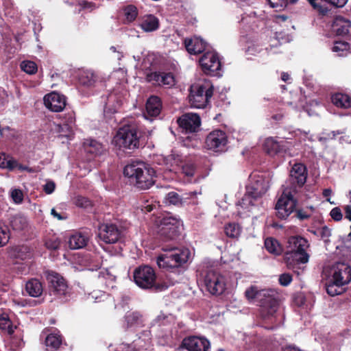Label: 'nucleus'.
I'll return each mask as SVG.
<instances>
[{
    "label": "nucleus",
    "mask_w": 351,
    "mask_h": 351,
    "mask_svg": "<svg viewBox=\"0 0 351 351\" xmlns=\"http://www.w3.org/2000/svg\"><path fill=\"white\" fill-rule=\"evenodd\" d=\"M10 239V232L7 227H0V247L5 245Z\"/></svg>",
    "instance_id": "nucleus-49"
},
{
    "label": "nucleus",
    "mask_w": 351,
    "mask_h": 351,
    "mask_svg": "<svg viewBox=\"0 0 351 351\" xmlns=\"http://www.w3.org/2000/svg\"><path fill=\"white\" fill-rule=\"evenodd\" d=\"M123 14L127 23H132L136 20L138 16V10L136 6L129 5L123 8Z\"/></svg>",
    "instance_id": "nucleus-43"
},
{
    "label": "nucleus",
    "mask_w": 351,
    "mask_h": 351,
    "mask_svg": "<svg viewBox=\"0 0 351 351\" xmlns=\"http://www.w3.org/2000/svg\"><path fill=\"white\" fill-rule=\"evenodd\" d=\"M317 234L324 241H327L331 235V230L326 226H324L317 230Z\"/></svg>",
    "instance_id": "nucleus-53"
},
{
    "label": "nucleus",
    "mask_w": 351,
    "mask_h": 351,
    "mask_svg": "<svg viewBox=\"0 0 351 351\" xmlns=\"http://www.w3.org/2000/svg\"><path fill=\"white\" fill-rule=\"evenodd\" d=\"M178 123L179 126L186 132H194L200 126L201 121L197 114L189 112L180 117Z\"/></svg>",
    "instance_id": "nucleus-19"
},
{
    "label": "nucleus",
    "mask_w": 351,
    "mask_h": 351,
    "mask_svg": "<svg viewBox=\"0 0 351 351\" xmlns=\"http://www.w3.org/2000/svg\"><path fill=\"white\" fill-rule=\"evenodd\" d=\"M28 224L27 219L21 215L13 216L10 220V226L14 230L20 231L24 230Z\"/></svg>",
    "instance_id": "nucleus-39"
},
{
    "label": "nucleus",
    "mask_w": 351,
    "mask_h": 351,
    "mask_svg": "<svg viewBox=\"0 0 351 351\" xmlns=\"http://www.w3.org/2000/svg\"><path fill=\"white\" fill-rule=\"evenodd\" d=\"M152 347L151 332L143 331L130 346V351H147Z\"/></svg>",
    "instance_id": "nucleus-24"
},
{
    "label": "nucleus",
    "mask_w": 351,
    "mask_h": 351,
    "mask_svg": "<svg viewBox=\"0 0 351 351\" xmlns=\"http://www.w3.org/2000/svg\"><path fill=\"white\" fill-rule=\"evenodd\" d=\"M14 302L16 305L20 306H26L27 305H29V306L32 305L30 302H28L26 300H23V299L14 300Z\"/></svg>",
    "instance_id": "nucleus-62"
},
{
    "label": "nucleus",
    "mask_w": 351,
    "mask_h": 351,
    "mask_svg": "<svg viewBox=\"0 0 351 351\" xmlns=\"http://www.w3.org/2000/svg\"><path fill=\"white\" fill-rule=\"evenodd\" d=\"M271 8L281 10L288 5V0H267Z\"/></svg>",
    "instance_id": "nucleus-51"
},
{
    "label": "nucleus",
    "mask_w": 351,
    "mask_h": 351,
    "mask_svg": "<svg viewBox=\"0 0 351 351\" xmlns=\"http://www.w3.org/2000/svg\"><path fill=\"white\" fill-rule=\"evenodd\" d=\"M147 80L158 86L171 87L175 84L174 76L170 73H151L147 75Z\"/></svg>",
    "instance_id": "nucleus-23"
},
{
    "label": "nucleus",
    "mask_w": 351,
    "mask_h": 351,
    "mask_svg": "<svg viewBox=\"0 0 351 351\" xmlns=\"http://www.w3.org/2000/svg\"><path fill=\"white\" fill-rule=\"evenodd\" d=\"M289 186L285 187L280 197L276 204V216L285 219L287 218L295 210L296 201L294 199L293 193H295Z\"/></svg>",
    "instance_id": "nucleus-9"
},
{
    "label": "nucleus",
    "mask_w": 351,
    "mask_h": 351,
    "mask_svg": "<svg viewBox=\"0 0 351 351\" xmlns=\"http://www.w3.org/2000/svg\"><path fill=\"white\" fill-rule=\"evenodd\" d=\"M204 72L213 76H220L221 62L218 54L214 51H207L199 60Z\"/></svg>",
    "instance_id": "nucleus-11"
},
{
    "label": "nucleus",
    "mask_w": 351,
    "mask_h": 351,
    "mask_svg": "<svg viewBox=\"0 0 351 351\" xmlns=\"http://www.w3.org/2000/svg\"><path fill=\"white\" fill-rule=\"evenodd\" d=\"M20 66L22 71L29 75L34 74L38 70L36 64L30 60L23 61Z\"/></svg>",
    "instance_id": "nucleus-46"
},
{
    "label": "nucleus",
    "mask_w": 351,
    "mask_h": 351,
    "mask_svg": "<svg viewBox=\"0 0 351 351\" xmlns=\"http://www.w3.org/2000/svg\"><path fill=\"white\" fill-rule=\"evenodd\" d=\"M269 187V180L263 174L252 173L249 178V183L246 189L249 193H252L256 197L261 198Z\"/></svg>",
    "instance_id": "nucleus-12"
},
{
    "label": "nucleus",
    "mask_w": 351,
    "mask_h": 351,
    "mask_svg": "<svg viewBox=\"0 0 351 351\" xmlns=\"http://www.w3.org/2000/svg\"><path fill=\"white\" fill-rule=\"evenodd\" d=\"M78 81L82 86L90 88L95 86L97 77L93 71L86 70L80 72Z\"/></svg>",
    "instance_id": "nucleus-33"
},
{
    "label": "nucleus",
    "mask_w": 351,
    "mask_h": 351,
    "mask_svg": "<svg viewBox=\"0 0 351 351\" xmlns=\"http://www.w3.org/2000/svg\"><path fill=\"white\" fill-rule=\"evenodd\" d=\"M51 214L53 215L54 218H56L58 220H64L67 218L66 215H62L58 213L55 208H52L51 210Z\"/></svg>",
    "instance_id": "nucleus-60"
},
{
    "label": "nucleus",
    "mask_w": 351,
    "mask_h": 351,
    "mask_svg": "<svg viewBox=\"0 0 351 351\" xmlns=\"http://www.w3.org/2000/svg\"><path fill=\"white\" fill-rule=\"evenodd\" d=\"M308 247V241L300 237H291L287 241L285 256L287 264L289 269L294 270L298 274L300 272L295 270L297 265L308 261L309 256L306 252Z\"/></svg>",
    "instance_id": "nucleus-4"
},
{
    "label": "nucleus",
    "mask_w": 351,
    "mask_h": 351,
    "mask_svg": "<svg viewBox=\"0 0 351 351\" xmlns=\"http://www.w3.org/2000/svg\"><path fill=\"white\" fill-rule=\"evenodd\" d=\"M159 19L154 14H145L139 19V27L145 32L156 31L159 28Z\"/></svg>",
    "instance_id": "nucleus-27"
},
{
    "label": "nucleus",
    "mask_w": 351,
    "mask_h": 351,
    "mask_svg": "<svg viewBox=\"0 0 351 351\" xmlns=\"http://www.w3.org/2000/svg\"><path fill=\"white\" fill-rule=\"evenodd\" d=\"M213 95V85L209 80H202L193 84L190 88L189 102L195 108H204Z\"/></svg>",
    "instance_id": "nucleus-6"
},
{
    "label": "nucleus",
    "mask_w": 351,
    "mask_h": 351,
    "mask_svg": "<svg viewBox=\"0 0 351 351\" xmlns=\"http://www.w3.org/2000/svg\"><path fill=\"white\" fill-rule=\"evenodd\" d=\"M204 284L207 290L213 295L220 294L225 289L223 276L214 270H209L204 278Z\"/></svg>",
    "instance_id": "nucleus-16"
},
{
    "label": "nucleus",
    "mask_w": 351,
    "mask_h": 351,
    "mask_svg": "<svg viewBox=\"0 0 351 351\" xmlns=\"http://www.w3.org/2000/svg\"><path fill=\"white\" fill-rule=\"evenodd\" d=\"M339 141L341 144L351 143V138L348 135L341 136Z\"/></svg>",
    "instance_id": "nucleus-63"
},
{
    "label": "nucleus",
    "mask_w": 351,
    "mask_h": 351,
    "mask_svg": "<svg viewBox=\"0 0 351 351\" xmlns=\"http://www.w3.org/2000/svg\"><path fill=\"white\" fill-rule=\"evenodd\" d=\"M331 100L332 104L341 108H349L351 107V97L347 95L337 93L332 95Z\"/></svg>",
    "instance_id": "nucleus-36"
},
{
    "label": "nucleus",
    "mask_w": 351,
    "mask_h": 351,
    "mask_svg": "<svg viewBox=\"0 0 351 351\" xmlns=\"http://www.w3.org/2000/svg\"><path fill=\"white\" fill-rule=\"evenodd\" d=\"M153 210V206L152 204H146L143 207L141 208V210L143 213H149Z\"/></svg>",
    "instance_id": "nucleus-64"
},
{
    "label": "nucleus",
    "mask_w": 351,
    "mask_h": 351,
    "mask_svg": "<svg viewBox=\"0 0 351 351\" xmlns=\"http://www.w3.org/2000/svg\"><path fill=\"white\" fill-rule=\"evenodd\" d=\"M75 119L73 114H69L66 123L63 124L55 125L54 130L60 138H65L66 141L71 140L73 135V126Z\"/></svg>",
    "instance_id": "nucleus-25"
},
{
    "label": "nucleus",
    "mask_w": 351,
    "mask_h": 351,
    "mask_svg": "<svg viewBox=\"0 0 351 351\" xmlns=\"http://www.w3.org/2000/svg\"><path fill=\"white\" fill-rule=\"evenodd\" d=\"M98 278L102 281L106 280V283L112 282L115 280V276L112 274L108 269H104L98 273Z\"/></svg>",
    "instance_id": "nucleus-48"
},
{
    "label": "nucleus",
    "mask_w": 351,
    "mask_h": 351,
    "mask_svg": "<svg viewBox=\"0 0 351 351\" xmlns=\"http://www.w3.org/2000/svg\"><path fill=\"white\" fill-rule=\"evenodd\" d=\"M18 165L16 160L4 153L0 154V168L13 170Z\"/></svg>",
    "instance_id": "nucleus-41"
},
{
    "label": "nucleus",
    "mask_w": 351,
    "mask_h": 351,
    "mask_svg": "<svg viewBox=\"0 0 351 351\" xmlns=\"http://www.w3.org/2000/svg\"><path fill=\"white\" fill-rule=\"evenodd\" d=\"M308 209L310 210V212H308V210H298L297 212V217L300 219H302V220H304V219H308V217H310L311 213L313 212L314 208L313 206H310L309 208H308Z\"/></svg>",
    "instance_id": "nucleus-54"
},
{
    "label": "nucleus",
    "mask_w": 351,
    "mask_h": 351,
    "mask_svg": "<svg viewBox=\"0 0 351 351\" xmlns=\"http://www.w3.org/2000/svg\"><path fill=\"white\" fill-rule=\"evenodd\" d=\"M292 281V277L289 274H282L279 277V282L282 286L289 285Z\"/></svg>",
    "instance_id": "nucleus-55"
},
{
    "label": "nucleus",
    "mask_w": 351,
    "mask_h": 351,
    "mask_svg": "<svg viewBox=\"0 0 351 351\" xmlns=\"http://www.w3.org/2000/svg\"><path fill=\"white\" fill-rule=\"evenodd\" d=\"M133 278L136 285L143 289L163 290L168 287L166 284L161 286L156 285V273L152 267L147 265H142L136 268L133 273Z\"/></svg>",
    "instance_id": "nucleus-8"
},
{
    "label": "nucleus",
    "mask_w": 351,
    "mask_h": 351,
    "mask_svg": "<svg viewBox=\"0 0 351 351\" xmlns=\"http://www.w3.org/2000/svg\"><path fill=\"white\" fill-rule=\"evenodd\" d=\"M261 199L256 197L254 193H249L246 189V193L242 199L238 202L237 206H240L243 210L247 211L252 210L253 208L258 206L260 204Z\"/></svg>",
    "instance_id": "nucleus-30"
},
{
    "label": "nucleus",
    "mask_w": 351,
    "mask_h": 351,
    "mask_svg": "<svg viewBox=\"0 0 351 351\" xmlns=\"http://www.w3.org/2000/svg\"><path fill=\"white\" fill-rule=\"evenodd\" d=\"M329 2L336 6V7H338V8H342L343 7L346 3L348 2V0H328Z\"/></svg>",
    "instance_id": "nucleus-61"
},
{
    "label": "nucleus",
    "mask_w": 351,
    "mask_h": 351,
    "mask_svg": "<svg viewBox=\"0 0 351 351\" xmlns=\"http://www.w3.org/2000/svg\"><path fill=\"white\" fill-rule=\"evenodd\" d=\"M56 188V184L54 182L51 180H48L43 186V190L47 194L52 193Z\"/></svg>",
    "instance_id": "nucleus-57"
},
{
    "label": "nucleus",
    "mask_w": 351,
    "mask_h": 351,
    "mask_svg": "<svg viewBox=\"0 0 351 351\" xmlns=\"http://www.w3.org/2000/svg\"><path fill=\"white\" fill-rule=\"evenodd\" d=\"M62 343V337L58 332H51L49 334L45 339V345L53 350H57Z\"/></svg>",
    "instance_id": "nucleus-40"
},
{
    "label": "nucleus",
    "mask_w": 351,
    "mask_h": 351,
    "mask_svg": "<svg viewBox=\"0 0 351 351\" xmlns=\"http://www.w3.org/2000/svg\"><path fill=\"white\" fill-rule=\"evenodd\" d=\"M9 254L12 258L25 260L29 258L32 253L29 247L26 245H18L10 248Z\"/></svg>",
    "instance_id": "nucleus-34"
},
{
    "label": "nucleus",
    "mask_w": 351,
    "mask_h": 351,
    "mask_svg": "<svg viewBox=\"0 0 351 351\" xmlns=\"http://www.w3.org/2000/svg\"><path fill=\"white\" fill-rule=\"evenodd\" d=\"M349 49V45L348 43L344 41H335L332 47L333 52L338 53L339 56H343L345 51H347Z\"/></svg>",
    "instance_id": "nucleus-47"
},
{
    "label": "nucleus",
    "mask_w": 351,
    "mask_h": 351,
    "mask_svg": "<svg viewBox=\"0 0 351 351\" xmlns=\"http://www.w3.org/2000/svg\"><path fill=\"white\" fill-rule=\"evenodd\" d=\"M122 105L121 99H116L114 94L110 95L108 102L104 108V114L106 117L110 116L111 114L117 112Z\"/></svg>",
    "instance_id": "nucleus-37"
},
{
    "label": "nucleus",
    "mask_w": 351,
    "mask_h": 351,
    "mask_svg": "<svg viewBox=\"0 0 351 351\" xmlns=\"http://www.w3.org/2000/svg\"><path fill=\"white\" fill-rule=\"evenodd\" d=\"M46 278L49 284L51 294L57 297L66 295L68 293V287L64 279L58 274L47 271Z\"/></svg>",
    "instance_id": "nucleus-15"
},
{
    "label": "nucleus",
    "mask_w": 351,
    "mask_h": 351,
    "mask_svg": "<svg viewBox=\"0 0 351 351\" xmlns=\"http://www.w3.org/2000/svg\"><path fill=\"white\" fill-rule=\"evenodd\" d=\"M185 47L191 54L202 53L206 47V43L200 38L194 36L184 40Z\"/></svg>",
    "instance_id": "nucleus-28"
},
{
    "label": "nucleus",
    "mask_w": 351,
    "mask_h": 351,
    "mask_svg": "<svg viewBox=\"0 0 351 351\" xmlns=\"http://www.w3.org/2000/svg\"><path fill=\"white\" fill-rule=\"evenodd\" d=\"M164 162L167 166V169L170 171L176 172L180 170V167L184 162L183 156L176 152L167 156L163 158Z\"/></svg>",
    "instance_id": "nucleus-31"
},
{
    "label": "nucleus",
    "mask_w": 351,
    "mask_h": 351,
    "mask_svg": "<svg viewBox=\"0 0 351 351\" xmlns=\"http://www.w3.org/2000/svg\"><path fill=\"white\" fill-rule=\"evenodd\" d=\"M10 320L5 317H0V328L3 330H5L10 326Z\"/></svg>",
    "instance_id": "nucleus-59"
},
{
    "label": "nucleus",
    "mask_w": 351,
    "mask_h": 351,
    "mask_svg": "<svg viewBox=\"0 0 351 351\" xmlns=\"http://www.w3.org/2000/svg\"><path fill=\"white\" fill-rule=\"evenodd\" d=\"M182 344L189 351H207L210 345L207 339L197 336L185 338L182 341Z\"/></svg>",
    "instance_id": "nucleus-20"
},
{
    "label": "nucleus",
    "mask_w": 351,
    "mask_h": 351,
    "mask_svg": "<svg viewBox=\"0 0 351 351\" xmlns=\"http://www.w3.org/2000/svg\"><path fill=\"white\" fill-rule=\"evenodd\" d=\"M98 237L106 243H114L121 237V231L112 223H102L99 226Z\"/></svg>",
    "instance_id": "nucleus-17"
},
{
    "label": "nucleus",
    "mask_w": 351,
    "mask_h": 351,
    "mask_svg": "<svg viewBox=\"0 0 351 351\" xmlns=\"http://www.w3.org/2000/svg\"><path fill=\"white\" fill-rule=\"evenodd\" d=\"M290 143L286 141H278L274 137H268L265 140L263 147L270 156H275L282 152H285L290 147Z\"/></svg>",
    "instance_id": "nucleus-21"
},
{
    "label": "nucleus",
    "mask_w": 351,
    "mask_h": 351,
    "mask_svg": "<svg viewBox=\"0 0 351 351\" xmlns=\"http://www.w3.org/2000/svg\"><path fill=\"white\" fill-rule=\"evenodd\" d=\"M10 195L16 204H20L23 202V194L21 190L16 189H12L10 192Z\"/></svg>",
    "instance_id": "nucleus-52"
},
{
    "label": "nucleus",
    "mask_w": 351,
    "mask_h": 351,
    "mask_svg": "<svg viewBox=\"0 0 351 351\" xmlns=\"http://www.w3.org/2000/svg\"><path fill=\"white\" fill-rule=\"evenodd\" d=\"M331 217L335 221H340L342 219V213L339 208L335 207L332 208L330 213Z\"/></svg>",
    "instance_id": "nucleus-56"
},
{
    "label": "nucleus",
    "mask_w": 351,
    "mask_h": 351,
    "mask_svg": "<svg viewBox=\"0 0 351 351\" xmlns=\"http://www.w3.org/2000/svg\"><path fill=\"white\" fill-rule=\"evenodd\" d=\"M245 294L248 300H256L260 303V313L263 319H271L274 317L278 308L275 291L258 290L256 287H251L245 291Z\"/></svg>",
    "instance_id": "nucleus-2"
},
{
    "label": "nucleus",
    "mask_w": 351,
    "mask_h": 351,
    "mask_svg": "<svg viewBox=\"0 0 351 351\" xmlns=\"http://www.w3.org/2000/svg\"><path fill=\"white\" fill-rule=\"evenodd\" d=\"M88 237L87 235L75 232L71 234L69 239V246L72 250H78L85 247L88 243Z\"/></svg>",
    "instance_id": "nucleus-32"
},
{
    "label": "nucleus",
    "mask_w": 351,
    "mask_h": 351,
    "mask_svg": "<svg viewBox=\"0 0 351 351\" xmlns=\"http://www.w3.org/2000/svg\"><path fill=\"white\" fill-rule=\"evenodd\" d=\"M25 290L30 296L36 298L42 294L43 288L38 279L33 278L27 282Z\"/></svg>",
    "instance_id": "nucleus-35"
},
{
    "label": "nucleus",
    "mask_w": 351,
    "mask_h": 351,
    "mask_svg": "<svg viewBox=\"0 0 351 351\" xmlns=\"http://www.w3.org/2000/svg\"><path fill=\"white\" fill-rule=\"evenodd\" d=\"M163 253L157 257V265L160 268L166 270L181 271L180 267L191 258V254L188 248H178L164 245L162 247Z\"/></svg>",
    "instance_id": "nucleus-3"
},
{
    "label": "nucleus",
    "mask_w": 351,
    "mask_h": 351,
    "mask_svg": "<svg viewBox=\"0 0 351 351\" xmlns=\"http://www.w3.org/2000/svg\"><path fill=\"white\" fill-rule=\"evenodd\" d=\"M200 193H197L196 191L190 192L184 194V196L181 197L175 192H169L167 195L166 199L168 203L173 205H182L184 203L197 204V195Z\"/></svg>",
    "instance_id": "nucleus-22"
},
{
    "label": "nucleus",
    "mask_w": 351,
    "mask_h": 351,
    "mask_svg": "<svg viewBox=\"0 0 351 351\" xmlns=\"http://www.w3.org/2000/svg\"><path fill=\"white\" fill-rule=\"evenodd\" d=\"M123 174L137 188L145 190L154 184L156 171L144 162L133 161L124 167Z\"/></svg>",
    "instance_id": "nucleus-1"
},
{
    "label": "nucleus",
    "mask_w": 351,
    "mask_h": 351,
    "mask_svg": "<svg viewBox=\"0 0 351 351\" xmlns=\"http://www.w3.org/2000/svg\"><path fill=\"white\" fill-rule=\"evenodd\" d=\"M46 108L53 112H61L66 104V97L58 93L52 92L44 97Z\"/></svg>",
    "instance_id": "nucleus-18"
},
{
    "label": "nucleus",
    "mask_w": 351,
    "mask_h": 351,
    "mask_svg": "<svg viewBox=\"0 0 351 351\" xmlns=\"http://www.w3.org/2000/svg\"><path fill=\"white\" fill-rule=\"evenodd\" d=\"M182 221L173 216L166 215L159 220L158 232L167 239H173L179 234Z\"/></svg>",
    "instance_id": "nucleus-10"
},
{
    "label": "nucleus",
    "mask_w": 351,
    "mask_h": 351,
    "mask_svg": "<svg viewBox=\"0 0 351 351\" xmlns=\"http://www.w3.org/2000/svg\"><path fill=\"white\" fill-rule=\"evenodd\" d=\"M226 234L231 238H237L241 233L240 226L235 223H230L225 226Z\"/></svg>",
    "instance_id": "nucleus-45"
},
{
    "label": "nucleus",
    "mask_w": 351,
    "mask_h": 351,
    "mask_svg": "<svg viewBox=\"0 0 351 351\" xmlns=\"http://www.w3.org/2000/svg\"><path fill=\"white\" fill-rule=\"evenodd\" d=\"M265 247L269 253L274 255H279L282 252V247L278 241L271 237L265 239Z\"/></svg>",
    "instance_id": "nucleus-42"
},
{
    "label": "nucleus",
    "mask_w": 351,
    "mask_h": 351,
    "mask_svg": "<svg viewBox=\"0 0 351 351\" xmlns=\"http://www.w3.org/2000/svg\"><path fill=\"white\" fill-rule=\"evenodd\" d=\"M332 29L337 35H348L351 34V21L343 16H337L333 21Z\"/></svg>",
    "instance_id": "nucleus-26"
},
{
    "label": "nucleus",
    "mask_w": 351,
    "mask_h": 351,
    "mask_svg": "<svg viewBox=\"0 0 351 351\" xmlns=\"http://www.w3.org/2000/svg\"><path fill=\"white\" fill-rule=\"evenodd\" d=\"M228 143V136L225 132L221 130H215L206 136L205 144L208 149L215 152H221L226 149Z\"/></svg>",
    "instance_id": "nucleus-13"
},
{
    "label": "nucleus",
    "mask_w": 351,
    "mask_h": 351,
    "mask_svg": "<svg viewBox=\"0 0 351 351\" xmlns=\"http://www.w3.org/2000/svg\"><path fill=\"white\" fill-rule=\"evenodd\" d=\"M86 149L87 152L93 154H100L103 149V145L95 140H89L87 143H85Z\"/></svg>",
    "instance_id": "nucleus-44"
},
{
    "label": "nucleus",
    "mask_w": 351,
    "mask_h": 351,
    "mask_svg": "<svg viewBox=\"0 0 351 351\" xmlns=\"http://www.w3.org/2000/svg\"><path fill=\"white\" fill-rule=\"evenodd\" d=\"M161 101L159 97L156 96L150 97L146 103V113L144 114L145 119L148 117H156L161 110Z\"/></svg>",
    "instance_id": "nucleus-29"
},
{
    "label": "nucleus",
    "mask_w": 351,
    "mask_h": 351,
    "mask_svg": "<svg viewBox=\"0 0 351 351\" xmlns=\"http://www.w3.org/2000/svg\"><path fill=\"white\" fill-rule=\"evenodd\" d=\"M180 169H181L182 173L188 177H192L195 173V167L192 163L183 162L180 166Z\"/></svg>",
    "instance_id": "nucleus-50"
},
{
    "label": "nucleus",
    "mask_w": 351,
    "mask_h": 351,
    "mask_svg": "<svg viewBox=\"0 0 351 351\" xmlns=\"http://www.w3.org/2000/svg\"><path fill=\"white\" fill-rule=\"evenodd\" d=\"M124 319L128 327L139 326L143 323V316L138 311L127 312Z\"/></svg>",
    "instance_id": "nucleus-38"
},
{
    "label": "nucleus",
    "mask_w": 351,
    "mask_h": 351,
    "mask_svg": "<svg viewBox=\"0 0 351 351\" xmlns=\"http://www.w3.org/2000/svg\"><path fill=\"white\" fill-rule=\"evenodd\" d=\"M306 169L301 163L295 164L290 172V178L286 183V187L293 191H297L298 188L302 187L306 180Z\"/></svg>",
    "instance_id": "nucleus-14"
},
{
    "label": "nucleus",
    "mask_w": 351,
    "mask_h": 351,
    "mask_svg": "<svg viewBox=\"0 0 351 351\" xmlns=\"http://www.w3.org/2000/svg\"><path fill=\"white\" fill-rule=\"evenodd\" d=\"M113 142L119 148L125 149L138 148L141 142V132L134 125H125L117 131Z\"/></svg>",
    "instance_id": "nucleus-7"
},
{
    "label": "nucleus",
    "mask_w": 351,
    "mask_h": 351,
    "mask_svg": "<svg viewBox=\"0 0 351 351\" xmlns=\"http://www.w3.org/2000/svg\"><path fill=\"white\" fill-rule=\"evenodd\" d=\"M351 281V266L345 263H337L330 269L328 281L326 285L328 295L335 296L341 293V287Z\"/></svg>",
    "instance_id": "nucleus-5"
},
{
    "label": "nucleus",
    "mask_w": 351,
    "mask_h": 351,
    "mask_svg": "<svg viewBox=\"0 0 351 351\" xmlns=\"http://www.w3.org/2000/svg\"><path fill=\"white\" fill-rule=\"evenodd\" d=\"M76 205L80 207H86L89 204V201L83 197H79L76 199Z\"/></svg>",
    "instance_id": "nucleus-58"
}]
</instances>
